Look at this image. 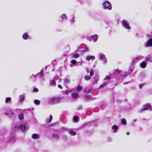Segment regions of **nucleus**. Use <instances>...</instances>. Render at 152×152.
I'll use <instances>...</instances> for the list:
<instances>
[{"label": "nucleus", "instance_id": "1", "mask_svg": "<svg viewBox=\"0 0 152 152\" xmlns=\"http://www.w3.org/2000/svg\"><path fill=\"white\" fill-rule=\"evenodd\" d=\"M63 98L64 97L61 96L54 97L50 98L49 99V102L51 103L57 104L59 103Z\"/></svg>", "mask_w": 152, "mask_h": 152}, {"label": "nucleus", "instance_id": "2", "mask_svg": "<svg viewBox=\"0 0 152 152\" xmlns=\"http://www.w3.org/2000/svg\"><path fill=\"white\" fill-rule=\"evenodd\" d=\"M102 7L103 9L111 10L112 9V5L111 3L108 1H106L104 2L102 4Z\"/></svg>", "mask_w": 152, "mask_h": 152}, {"label": "nucleus", "instance_id": "3", "mask_svg": "<svg viewBox=\"0 0 152 152\" xmlns=\"http://www.w3.org/2000/svg\"><path fill=\"white\" fill-rule=\"evenodd\" d=\"M28 126L26 123H23L15 126V128L20 129L23 132H25L28 128Z\"/></svg>", "mask_w": 152, "mask_h": 152}, {"label": "nucleus", "instance_id": "4", "mask_svg": "<svg viewBox=\"0 0 152 152\" xmlns=\"http://www.w3.org/2000/svg\"><path fill=\"white\" fill-rule=\"evenodd\" d=\"M98 57L99 60L102 61L104 63H105L107 62V59L106 58L105 56L102 53H100L98 55Z\"/></svg>", "mask_w": 152, "mask_h": 152}, {"label": "nucleus", "instance_id": "5", "mask_svg": "<svg viewBox=\"0 0 152 152\" xmlns=\"http://www.w3.org/2000/svg\"><path fill=\"white\" fill-rule=\"evenodd\" d=\"M121 23L122 26L125 28L129 30L131 29V27L126 20H123L122 21Z\"/></svg>", "mask_w": 152, "mask_h": 152}, {"label": "nucleus", "instance_id": "6", "mask_svg": "<svg viewBox=\"0 0 152 152\" xmlns=\"http://www.w3.org/2000/svg\"><path fill=\"white\" fill-rule=\"evenodd\" d=\"M148 109H150V111H151L152 110V107L150 105L148 104H146L143 105L140 111H143Z\"/></svg>", "mask_w": 152, "mask_h": 152}, {"label": "nucleus", "instance_id": "7", "mask_svg": "<svg viewBox=\"0 0 152 152\" xmlns=\"http://www.w3.org/2000/svg\"><path fill=\"white\" fill-rule=\"evenodd\" d=\"M4 113L5 115H10L12 117L14 116L13 115V112L10 109H7L6 112Z\"/></svg>", "mask_w": 152, "mask_h": 152}, {"label": "nucleus", "instance_id": "8", "mask_svg": "<svg viewBox=\"0 0 152 152\" xmlns=\"http://www.w3.org/2000/svg\"><path fill=\"white\" fill-rule=\"evenodd\" d=\"M25 94H22L19 96V102L20 103H22L24 101L25 99Z\"/></svg>", "mask_w": 152, "mask_h": 152}, {"label": "nucleus", "instance_id": "9", "mask_svg": "<svg viewBox=\"0 0 152 152\" xmlns=\"http://www.w3.org/2000/svg\"><path fill=\"white\" fill-rule=\"evenodd\" d=\"M145 46L146 47H148L152 46V38H150L146 43Z\"/></svg>", "mask_w": 152, "mask_h": 152}, {"label": "nucleus", "instance_id": "10", "mask_svg": "<svg viewBox=\"0 0 152 152\" xmlns=\"http://www.w3.org/2000/svg\"><path fill=\"white\" fill-rule=\"evenodd\" d=\"M95 58V57L94 56H91L90 55L87 56L86 58V61H89L91 59L92 60H94Z\"/></svg>", "mask_w": 152, "mask_h": 152}, {"label": "nucleus", "instance_id": "11", "mask_svg": "<svg viewBox=\"0 0 152 152\" xmlns=\"http://www.w3.org/2000/svg\"><path fill=\"white\" fill-rule=\"evenodd\" d=\"M145 61L146 62H152V56L150 55L148 56L145 58Z\"/></svg>", "mask_w": 152, "mask_h": 152}, {"label": "nucleus", "instance_id": "12", "mask_svg": "<svg viewBox=\"0 0 152 152\" xmlns=\"http://www.w3.org/2000/svg\"><path fill=\"white\" fill-rule=\"evenodd\" d=\"M22 37L24 40H27L29 38V35L26 33H25L23 34Z\"/></svg>", "mask_w": 152, "mask_h": 152}, {"label": "nucleus", "instance_id": "13", "mask_svg": "<svg viewBox=\"0 0 152 152\" xmlns=\"http://www.w3.org/2000/svg\"><path fill=\"white\" fill-rule=\"evenodd\" d=\"M146 62H146L145 61H143L142 62L140 63V67L142 68H145L147 65V64L146 63Z\"/></svg>", "mask_w": 152, "mask_h": 152}, {"label": "nucleus", "instance_id": "14", "mask_svg": "<svg viewBox=\"0 0 152 152\" xmlns=\"http://www.w3.org/2000/svg\"><path fill=\"white\" fill-rule=\"evenodd\" d=\"M64 83L65 84H68L70 81V79L69 78H65L63 79Z\"/></svg>", "mask_w": 152, "mask_h": 152}, {"label": "nucleus", "instance_id": "15", "mask_svg": "<svg viewBox=\"0 0 152 152\" xmlns=\"http://www.w3.org/2000/svg\"><path fill=\"white\" fill-rule=\"evenodd\" d=\"M68 132L69 134L71 136H75L77 134L76 132L72 130H69L68 131Z\"/></svg>", "mask_w": 152, "mask_h": 152}, {"label": "nucleus", "instance_id": "16", "mask_svg": "<svg viewBox=\"0 0 152 152\" xmlns=\"http://www.w3.org/2000/svg\"><path fill=\"white\" fill-rule=\"evenodd\" d=\"M39 136L37 134H34L32 135V138L34 140L38 139L39 138Z\"/></svg>", "mask_w": 152, "mask_h": 152}, {"label": "nucleus", "instance_id": "17", "mask_svg": "<svg viewBox=\"0 0 152 152\" xmlns=\"http://www.w3.org/2000/svg\"><path fill=\"white\" fill-rule=\"evenodd\" d=\"M99 76L97 75L95 77H94V80L92 82L93 84H95L97 83V81L98 80Z\"/></svg>", "mask_w": 152, "mask_h": 152}, {"label": "nucleus", "instance_id": "18", "mask_svg": "<svg viewBox=\"0 0 152 152\" xmlns=\"http://www.w3.org/2000/svg\"><path fill=\"white\" fill-rule=\"evenodd\" d=\"M112 129L114 130V132L115 133L117 132V130L118 129V127L116 125H113L112 126Z\"/></svg>", "mask_w": 152, "mask_h": 152}, {"label": "nucleus", "instance_id": "19", "mask_svg": "<svg viewBox=\"0 0 152 152\" xmlns=\"http://www.w3.org/2000/svg\"><path fill=\"white\" fill-rule=\"evenodd\" d=\"M91 37L92 38H93V41L94 42H96L97 39L98 38V35L96 34H95L93 36H91Z\"/></svg>", "mask_w": 152, "mask_h": 152}, {"label": "nucleus", "instance_id": "20", "mask_svg": "<svg viewBox=\"0 0 152 152\" xmlns=\"http://www.w3.org/2000/svg\"><path fill=\"white\" fill-rule=\"evenodd\" d=\"M80 56V55L78 53H73L72 56V58H77Z\"/></svg>", "mask_w": 152, "mask_h": 152}, {"label": "nucleus", "instance_id": "21", "mask_svg": "<svg viewBox=\"0 0 152 152\" xmlns=\"http://www.w3.org/2000/svg\"><path fill=\"white\" fill-rule=\"evenodd\" d=\"M11 99L10 97H7L6 98L5 102L6 103H9L11 101Z\"/></svg>", "mask_w": 152, "mask_h": 152}, {"label": "nucleus", "instance_id": "22", "mask_svg": "<svg viewBox=\"0 0 152 152\" xmlns=\"http://www.w3.org/2000/svg\"><path fill=\"white\" fill-rule=\"evenodd\" d=\"M72 97L74 98L75 99L78 96V94L77 93H74L71 94Z\"/></svg>", "mask_w": 152, "mask_h": 152}, {"label": "nucleus", "instance_id": "23", "mask_svg": "<svg viewBox=\"0 0 152 152\" xmlns=\"http://www.w3.org/2000/svg\"><path fill=\"white\" fill-rule=\"evenodd\" d=\"M36 75H39L41 77H42L43 76V70L42 69Z\"/></svg>", "mask_w": 152, "mask_h": 152}, {"label": "nucleus", "instance_id": "24", "mask_svg": "<svg viewBox=\"0 0 152 152\" xmlns=\"http://www.w3.org/2000/svg\"><path fill=\"white\" fill-rule=\"evenodd\" d=\"M61 18L62 19V20L63 21L64 20L66 19L67 18V17L66 16V14H63L61 15Z\"/></svg>", "mask_w": 152, "mask_h": 152}, {"label": "nucleus", "instance_id": "25", "mask_svg": "<svg viewBox=\"0 0 152 152\" xmlns=\"http://www.w3.org/2000/svg\"><path fill=\"white\" fill-rule=\"evenodd\" d=\"M111 78V76L110 75H107L106 76L105 78H104V80H108L107 81V82L108 81V80H110Z\"/></svg>", "mask_w": 152, "mask_h": 152}, {"label": "nucleus", "instance_id": "26", "mask_svg": "<svg viewBox=\"0 0 152 152\" xmlns=\"http://www.w3.org/2000/svg\"><path fill=\"white\" fill-rule=\"evenodd\" d=\"M52 137L53 139H58L59 138L58 136L56 134H53L52 135Z\"/></svg>", "mask_w": 152, "mask_h": 152}, {"label": "nucleus", "instance_id": "27", "mask_svg": "<svg viewBox=\"0 0 152 152\" xmlns=\"http://www.w3.org/2000/svg\"><path fill=\"white\" fill-rule=\"evenodd\" d=\"M52 116L51 115H50V118H47L46 119V121H47V122H50L52 119Z\"/></svg>", "mask_w": 152, "mask_h": 152}, {"label": "nucleus", "instance_id": "28", "mask_svg": "<svg viewBox=\"0 0 152 152\" xmlns=\"http://www.w3.org/2000/svg\"><path fill=\"white\" fill-rule=\"evenodd\" d=\"M85 98L86 99H93V98L91 95H87L85 96Z\"/></svg>", "mask_w": 152, "mask_h": 152}, {"label": "nucleus", "instance_id": "29", "mask_svg": "<svg viewBox=\"0 0 152 152\" xmlns=\"http://www.w3.org/2000/svg\"><path fill=\"white\" fill-rule=\"evenodd\" d=\"M116 74H119L121 73L122 72V70H120L119 69H117L115 70Z\"/></svg>", "mask_w": 152, "mask_h": 152}, {"label": "nucleus", "instance_id": "30", "mask_svg": "<svg viewBox=\"0 0 152 152\" xmlns=\"http://www.w3.org/2000/svg\"><path fill=\"white\" fill-rule=\"evenodd\" d=\"M75 16H74L71 19L70 22L71 23H73L75 22Z\"/></svg>", "mask_w": 152, "mask_h": 152}, {"label": "nucleus", "instance_id": "31", "mask_svg": "<svg viewBox=\"0 0 152 152\" xmlns=\"http://www.w3.org/2000/svg\"><path fill=\"white\" fill-rule=\"evenodd\" d=\"M34 103L36 105H39L40 103V101L38 100H35L34 101Z\"/></svg>", "mask_w": 152, "mask_h": 152}, {"label": "nucleus", "instance_id": "32", "mask_svg": "<svg viewBox=\"0 0 152 152\" xmlns=\"http://www.w3.org/2000/svg\"><path fill=\"white\" fill-rule=\"evenodd\" d=\"M121 123L122 124L125 125L126 124V119L125 118H123L121 120Z\"/></svg>", "mask_w": 152, "mask_h": 152}, {"label": "nucleus", "instance_id": "33", "mask_svg": "<svg viewBox=\"0 0 152 152\" xmlns=\"http://www.w3.org/2000/svg\"><path fill=\"white\" fill-rule=\"evenodd\" d=\"M84 78L85 80H87L91 78V77L89 75H86L84 77Z\"/></svg>", "mask_w": 152, "mask_h": 152}, {"label": "nucleus", "instance_id": "34", "mask_svg": "<svg viewBox=\"0 0 152 152\" xmlns=\"http://www.w3.org/2000/svg\"><path fill=\"white\" fill-rule=\"evenodd\" d=\"M94 70L92 69H91L90 70V76H92L94 74Z\"/></svg>", "mask_w": 152, "mask_h": 152}, {"label": "nucleus", "instance_id": "35", "mask_svg": "<svg viewBox=\"0 0 152 152\" xmlns=\"http://www.w3.org/2000/svg\"><path fill=\"white\" fill-rule=\"evenodd\" d=\"M137 58L139 60H141L144 59V57L142 56H137Z\"/></svg>", "mask_w": 152, "mask_h": 152}, {"label": "nucleus", "instance_id": "36", "mask_svg": "<svg viewBox=\"0 0 152 152\" xmlns=\"http://www.w3.org/2000/svg\"><path fill=\"white\" fill-rule=\"evenodd\" d=\"M50 83L53 86H54L56 84V83L54 80H52L50 82Z\"/></svg>", "mask_w": 152, "mask_h": 152}, {"label": "nucleus", "instance_id": "37", "mask_svg": "<svg viewBox=\"0 0 152 152\" xmlns=\"http://www.w3.org/2000/svg\"><path fill=\"white\" fill-rule=\"evenodd\" d=\"M139 61L138 59L137 58V57L134 58L132 61L133 63L137 62Z\"/></svg>", "mask_w": 152, "mask_h": 152}, {"label": "nucleus", "instance_id": "38", "mask_svg": "<svg viewBox=\"0 0 152 152\" xmlns=\"http://www.w3.org/2000/svg\"><path fill=\"white\" fill-rule=\"evenodd\" d=\"M82 89V87L81 86H78L77 88V90L78 92L80 91Z\"/></svg>", "mask_w": 152, "mask_h": 152}, {"label": "nucleus", "instance_id": "39", "mask_svg": "<svg viewBox=\"0 0 152 152\" xmlns=\"http://www.w3.org/2000/svg\"><path fill=\"white\" fill-rule=\"evenodd\" d=\"M19 118L20 119H22L23 118V113L20 114L19 115Z\"/></svg>", "mask_w": 152, "mask_h": 152}, {"label": "nucleus", "instance_id": "40", "mask_svg": "<svg viewBox=\"0 0 152 152\" xmlns=\"http://www.w3.org/2000/svg\"><path fill=\"white\" fill-rule=\"evenodd\" d=\"M107 81H106L104 83H103L102 84L101 86H100L99 87L103 88L107 84Z\"/></svg>", "mask_w": 152, "mask_h": 152}, {"label": "nucleus", "instance_id": "41", "mask_svg": "<svg viewBox=\"0 0 152 152\" xmlns=\"http://www.w3.org/2000/svg\"><path fill=\"white\" fill-rule=\"evenodd\" d=\"M73 119L75 121H77L78 118L77 116H75L73 117Z\"/></svg>", "mask_w": 152, "mask_h": 152}, {"label": "nucleus", "instance_id": "42", "mask_svg": "<svg viewBox=\"0 0 152 152\" xmlns=\"http://www.w3.org/2000/svg\"><path fill=\"white\" fill-rule=\"evenodd\" d=\"M71 62L74 64L77 62V61L73 59L71 61Z\"/></svg>", "mask_w": 152, "mask_h": 152}, {"label": "nucleus", "instance_id": "43", "mask_svg": "<svg viewBox=\"0 0 152 152\" xmlns=\"http://www.w3.org/2000/svg\"><path fill=\"white\" fill-rule=\"evenodd\" d=\"M71 91H68L67 90H66L65 91H63L64 93L66 95H67Z\"/></svg>", "mask_w": 152, "mask_h": 152}, {"label": "nucleus", "instance_id": "44", "mask_svg": "<svg viewBox=\"0 0 152 152\" xmlns=\"http://www.w3.org/2000/svg\"><path fill=\"white\" fill-rule=\"evenodd\" d=\"M38 91V90L37 88H34L33 90V92H37Z\"/></svg>", "mask_w": 152, "mask_h": 152}, {"label": "nucleus", "instance_id": "45", "mask_svg": "<svg viewBox=\"0 0 152 152\" xmlns=\"http://www.w3.org/2000/svg\"><path fill=\"white\" fill-rule=\"evenodd\" d=\"M143 86V84H140L139 85V87L140 89H141Z\"/></svg>", "mask_w": 152, "mask_h": 152}, {"label": "nucleus", "instance_id": "46", "mask_svg": "<svg viewBox=\"0 0 152 152\" xmlns=\"http://www.w3.org/2000/svg\"><path fill=\"white\" fill-rule=\"evenodd\" d=\"M91 90H92L91 89H86L84 91H85L87 92H90Z\"/></svg>", "mask_w": 152, "mask_h": 152}, {"label": "nucleus", "instance_id": "47", "mask_svg": "<svg viewBox=\"0 0 152 152\" xmlns=\"http://www.w3.org/2000/svg\"><path fill=\"white\" fill-rule=\"evenodd\" d=\"M58 87L61 89H62L63 88L60 85H58Z\"/></svg>", "mask_w": 152, "mask_h": 152}, {"label": "nucleus", "instance_id": "48", "mask_svg": "<svg viewBox=\"0 0 152 152\" xmlns=\"http://www.w3.org/2000/svg\"><path fill=\"white\" fill-rule=\"evenodd\" d=\"M82 109V107L81 106H80L78 108V110H81Z\"/></svg>", "mask_w": 152, "mask_h": 152}, {"label": "nucleus", "instance_id": "49", "mask_svg": "<svg viewBox=\"0 0 152 152\" xmlns=\"http://www.w3.org/2000/svg\"><path fill=\"white\" fill-rule=\"evenodd\" d=\"M89 50H88V48H87L84 51H88Z\"/></svg>", "mask_w": 152, "mask_h": 152}, {"label": "nucleus", "instance_id": "50", "mask_svg": "<svg viewBox=\"0 0 152 152\" xmlns=\"http://www.w3.org/2000/svg\"><path fill=\"white\" fill-rule=\"evenodd\" d=\"M129 134H130L129 132H127L126 133V134L127 135H129Z\"/></svg>", "mask_w": 152, "mask_h": 152}, {"label": "nucleus", "instance_id": "51", "mask_svg": "<svg viewBox=\"0 0 152 152\" xmlns=\"http://www.w3.org/2000/svg\"><path fill=\"white\" fill-rule=\"evenodd\" d=\"M128 74V73L126 72L125 73V76H126Z\"/></svg>", "mask_w": 152, "mask_h": 152}, {"label": "nucleus", "instance_id": "52", "mask_svg": "<svg viewBox=\"0 0 152 152\" xmlns=\"http://www.w3.org/2000/svg\"><path fill=\"white\" fill-rule=\"evenodd\" d=\"M137 121V119H134V122H135L136 121Z\"/></svg>", "mask_w": 152, "mask_h": 152}, {"label": "nucleus", "instance_id": "53", "mask_svg": "<svg viewBox=\"0 0 152 152\" xmlns=\"http://www.w3.org/2000/svg\"><path fill=\"white\" fill-rule=\"evenodd\" d=\"M86 71H87V72L88 73L89 72V71L88 70H86Z\"/></svg>", "mask_w": 152, "mask_h": 152}]
</instances>
